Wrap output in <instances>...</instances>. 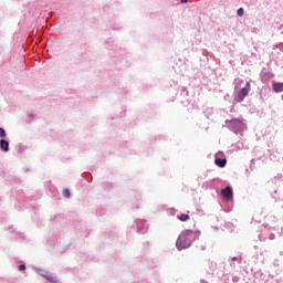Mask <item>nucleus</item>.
Returning a JSON list of instances; mask_svg holds the SVG:
<instances>
[{
  "mask_svg": "<svg viewBox=\"0 0 283 283\" xmlns=\"http://www.w3.org/2000/svg\"><path fill=\"white\" fill-rule=\"evenodd\" d=\"M244 80L235 78L234 80V101L235 103H242L249 96V92H251V83L247 82L244 87Z\"/></svg>",
  "mask_w": 283,
  "mask_h": 283,
  "instance_id": "obj_1",
  "label": "nucleus"
},
{
  "mask_svg": "<svg viewBox=\"0 0 283 283\" xmlns=\"http://www.w3.org/2000/svg\"><path fill=\"white\" fill-rule=\"evenodd\" d=\"M200 238V231H191L186 230L179 235V245L178 250L180 249H189L191 247V243L196 242Z\"/></svg>",
  "mask_w": 283,
  "mask_h": 283,
  "instance_id": "obj_2",
  "label": "nucleus"
},
{
  "mask_svg": "<svg viewBox=\"0 0 283 283\" xmlns=\"http://www.w3.org/2000/svg\"><path fill=\"white\" fill-rule=\"evenodd\" d=\"M226 127H228L230 132H233V134H242L243 132H247V119L242 117L227 119Z\"/></svg>",
  "mask_w": 283,
  "mask_h": 283,
  "instance_id": "obj_3",
  "label": "nucleus"
},
{
  "mask_svg": "<svg viewBox=\"0 0 283 283\" xmlns=\"http://www.w3.org/2000/svg\"><path fill=\"white\" fill-rule=\"evenodd\" d=\"M221 195L228 202L230 200H233V188H231V186H227L224 189L221 190Z\"/></svg>",
  "mask_w": 283,
  "mask_h": 283,
  "instance_id": "obj_4",
  "label": "nucleus"
},
{
  "mask_svg": "<svg viewBox=\"0 0 283 283\" xmlns=\"http://www.w3.org/2000/svg\"><path fill=\"white\" fill-rule=\"evenodd\" d=\"M272 88H273V91H274L276 94H280V93H282V91H283V83H282V82H274V83L272 84Z\"/></svg>",
  "mask_w": 283,
  "mask_h": 283,
  "instance_id": "obj_5",
  "label": "nucleus"
},
{
  "mask_svg": "<svg viewBox=\"0 0 283 283\" xmlns=\"http://www.w3.org/2000/svg\"><path fill=\"white\" fill-rule=\"evenodd\" d=\"M0 149L1 151H10V143L6 139L0 140Z\"/></svg>",
  "mask_w": 283,
  "mask_h": 283,
  "instance_id": "obj_6",
  "label": "nucleus"
},
{
  "mask_svg": "<svg viewBox=\"0 0 283 283\" xmlns=\"http://www.w3.org/2000/svg\"><path fill=\"white\" fill-rule=\"evenodd\" d=\"M214 165H217V167H227V160L223 158H219L218 155H216V159H214Z\"/></svg>",
  "mask_w": 283,
  "mask_h": 283,
  "instance_id": "obj_7",
  "label": "nucleus"
},
{
  "mask_svg": "<svg viewBox=\"0 0 283 283\" xmlns=\"http://www.w3.org/2000/svg\"><path fill=\"white\" fill-rule=\"evenodd\" d=\"M43 277H45V280H48L49 282H52V283H56L57 282L56 276L43 275Z\"/></svg>",
  "mask_w": 283,
  "mask_h": 283,
  "instance_id": "obj_8",
  "label": "nucleus"
},
{
  "mask_svg": "<svg viewBox=\"0 0 283 283\" xmlns=\"http://www.w3.org/2000/svg\"><path fill=\"white\" fill-rule=\"evenodd\" d=\"M179 220L181 222H187V220H189V214H186V213L180 214Z\"/></svg>",
  "mask_w": 283,
  "mask_h": 283,
  "instance_id": "obj_9",
  "label": "nucleus"
},
{
  "mask_svg": "<svg viewBox=\"0 0 283 283\" xmlns=\"http://www.w3.org/2000/svg\"><path fill=\"white\" fill-rule=\"evenodd\" d=\"M63 196H64L65 198H70V197L72 196V193L70 192V189H64V190H63Z\"/></svg>",
  "mask_w": 283,
  "mask_h": 283,
  "instance_id": "obj_10",
  "label": "nucleus"
},
{
  "mask_svg": "<svg viewBox=\"0 0 283 283\" xmlns=\"http://www.w3.org/2000/svg\"><path fill=\"white\" fill-rule=\"evenodd\" d=\"M238 17H244V9L243 8H239L237 11Z\"/></svg>",
  "mask_w": 283,
  "mask_h": 283,
  "instance_id": "obj_11",
  "label": "nucleus"
},
{
  "mask_svg": "<svg viewBox=\"0 0 283 283\" xmlns=\"http://www.w3.org/2000/svg\"><path fill=\"white\" fill-rule=\"evenodd\" d=\"M0 138H6V129L0 128Z\"/></svg>",
  "mask_w": 283,
  "mask_h": 283,
  "instance_id": "obj_12",
  "label": "nucleus"
},
{
  "mask_svg": "<svg viewBox=\"0 0 283 283\" xmlns=\"http://www.w3.org/2000/svg\"><path fill=\"white\" fill-rule=\"evenodd\" d=\"M19 271H25V264L19 265Z\"/></svg>",
  "mask_w": 283,
  "mask_h": 283,
  "instance_id": "obj_13",
  "label": "nucleus"
},
{
  "mask_svg": "<svg viewBox=\"0 0 283 283\" xmlns=\"http://www.w3.org/2000/svg\"><path fill=\"white\" fill-rule=\"evenodd\" d=\"M180 3H189V0H180Z\"/></svg>",
  "mask_w": 283,
  "mask_h": 283,
  "instance_id": "obj_14",
  "label": "nucleus"
},
{
  "mask_svg": "<svg viewBox=\"0 0 283 283\" xmlns=\"http://www.w3.org/2000/svg\"><path fill=\"white\" fill-rule=\"evenodd\" d=\"M231 261H232V262H235V261H238V258H237V256H233V258H231Z\"/></svg>",
  "mask_w": 283,
  "mask_h": 283,
  "instance_id": "obj_15",
  "label": "nucleus"
}]
</instances>
